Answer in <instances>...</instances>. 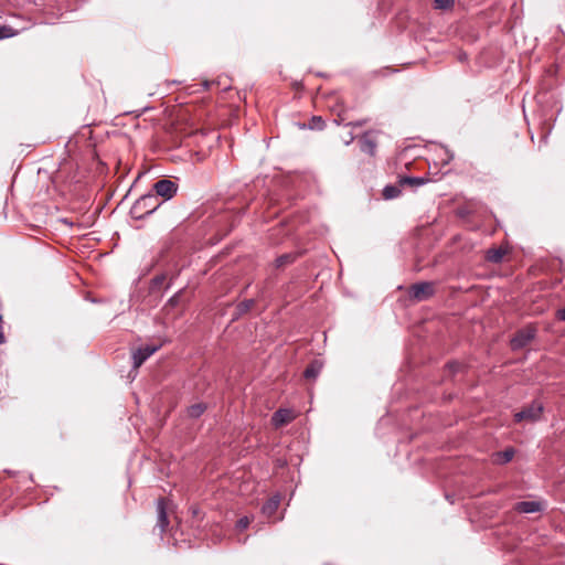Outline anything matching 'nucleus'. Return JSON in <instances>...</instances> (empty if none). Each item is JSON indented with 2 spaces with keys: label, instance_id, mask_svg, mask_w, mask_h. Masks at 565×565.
<instances>
[{
  "label": "nucleus",
  "instance_id": "22",
  "mask_svg": "<svg viewBox=\"0 0 565 565\" xmlns=\"http://www.w3.org/2000/svg\"><path fill=\"white\" fill-rule=\"evenodd\" d=\"M294 260V256L290 255V254H285V255H281L277 258L276 263H277V267H281V266H285L286 264H289Z\"/></svg>",
  "mask_w": 565,
  "mask_h": 565
},
{
  "label": "nucleus",
  "instance_id": "11",
  "mask_svg": "<svg viewBox=\"0 0 565 565\" xmlns=\"http://www.w3.org/2000/svg\"><path fill=\"white\" fill-rule=\"evenodd\" d=\"M515 510L520 513H534L541 510V504L536 501H520L515 504Z\"/></svg>",
  "mask_w": 565,
  "mask_h": 565
},
{
  "label": "nucleus",
  "instance_id": "12",
  "mask_svg": "<svg viewBox=\"0 0 565 565\" xmlns=\"http://www.w3.org/2000/svg\"><path fill=\"white\" fill-rule=\"evenodd\" d=\"M505 252L502 248H491L487 252L486 258L494 264H498L502 260Z\"/></svg>",
  "mask_w": 565,
  "mask_h": 565
},
{
  "label": "nucleus",
  "instance_id": "27",
  "mask_svg": "<svg viewBox=\"0 0 565 565\" xmlns=\"http://www.w3.org/2000/svg\"><path fill=\"white\" fill-rule=\"evenodd\" d=\"M452 158V156H450L447 160H445V163H449V160Z\"/></svg>",
  "mask_w": 565,
  "mask_h": 565
},
{
  "label": "nucleus",
  "instance_id": "1",
  "mask_svg": "<svg viewBox=\"0 0 565 565\" xmlns=\"http://www.w3.org/2000/svg\"><path fill=\"white\" fill-rule=\"evenodd\" d=\"M161 201L157 199V195L147 193L140 196L132 205L131 213L137 218H142L146 215L153 213L160 205Z\"/></svg>",
  "mask_w": 565,
  "mask_h": 565
},
{
  "label": "nucleus",
  "instance_id": "25",
  "mask_svg": "<svg viewBox=\"0 0 565 565\" xmlns=\"http://www.w3.org/2000/svg\"><path fill=\"white\" fill-rule=\"evenodd\" d=\"M354 140L352 132L349 134V139H344L345 145H350Z\"/></svg>",
  "mask_w": 565,
  "mask_h": 565
},
{
  "label": "nucleus",
  "instance_id": "10",
  "mask_svg": "<svg viewBox=\"0 0 565 565\" xmlns=\"http://www.w3.org/2000/svg\"><path fill=\"white\" fill-rule=\"evenodd\" d=\"M361 150L370 156H374L376 141L370 132L364 134L360 139Z\"/></svg>",
  "mask_w": 565,
  "mask_h": 565
},
{
  "label": "nucleus",
  "instance_id": "9",
  "mask_svg": "<svg viewBox=\"0 0 565 565\" xmlns=\"http://www.w3.org/2000/svg\"><path fill=\"white\" fill-rule=\"evenodd\" d=\"M280 494H275L271 498H269L262 508L263 514L267 518L273 516L280 504Z\"/></svg>",
  "mask_w": 565,
  "mask_h": 565
},
{
  "label": "nucleus",
  "instance_id": "5",
  "mask_svg": "<svg viewBox=\"0 0 565 565\" xmlns=\"http://www.w3.org/2000/svg\"><path fill=\"white\" fill-rule=\"evenodd\" d=\"M542 412H543L542 403L535 401L530 406L525 407L521 412H518L514 415V419H515V422H521L524 419L533 422V420H536L540 418Z\"/></svg>",
  "mask_w": 565,
  "mask_h": 565
},
{
  "label": "nucleus",
  "instance_id": "21",
  "mask_svg": "<svg viewBox=\"0 0 565 565\" xmlns=\"http://www.w3.org/2000/svg\"><path fill=\"white\" fill-rule=\"evenodd\" d=\"M324 127V121L319 116H313L309 124L310 129H322Z\"/></svg>",
  "mask_w": 565,
  "mask_h": 565
},
{
  "label": "nucleus",
  "instance_id": "16",
  "mask_svg": "<svg viewBox=\"0 0 565 565\" xmlns=\"http://www.w3.org/2000/svg\"><path fill=\"white\" fill-rule=\"evenodd\" d=\"M205 405L202 403L193 404L188 408V415L192 418H198L205 412Z\"/></svg>",
  "mask_w": 565,
  "mask_h": 565
},
{
  "label": "nucleus",
  "instance_id": "23",
  "mask_svg": "<svg viewBox=\"0 0 565 565\" xmlns=\"http://www.w3.org/2000/svg\"><path fill=\"white\" fill-rule=\"evenodd\" d=\"M250 523V519L248 516H244V518H241L237 523H236V527L241 531L245 530L248 527Z\"/></svg>",
  "mask_w": 565,
  "mask_h": 565
},
{
  "label": "nucleus",
  "instance_id": "6",
  "mask_svg": "<svg viewBox=\"0 0 565 565\" xmlns=\"http://www.w3.org/2000/svg\"><path fill=\"white\" fill-rule=\"evenodd\" d=\"M159 350V345H145L132 353L134 367L138 369L142 363Z\"/></svg>",
  "mask_w": 565,
  "mask_h": 565
},
{
  "label": "nucleus",
  "instance_id": "19",
  "mask_svg": "<svg viewBox=\"0 0 565 565\" xmlns=\"http://www.w3.org/2000/svg\"><path fill=\"white\" fill-rule=\"evenodd\" d=\"M18 34V31L13 30L9 25H0V40L12 38Z\"/></svg>",
  "mask_w": 565,
  "mask_h": 565
},
{
  "label": "nucleus",
  "instance_id": "24",
  "mask_svg": "<svg viewBox=\"0 0 565 565\" xmlns=\"http://www.w3.org/2000/svg\"><path fill=\"white\" fill-rule=\"evenodd\" d=\"M556 317H557V319H558V320H561V321H565V308L559 309V310L557 311V313H556Z\"/></svg>",
  "mask_w": 565,
  "mask_h": 565
},
{
  "label": "nucleus",
  "instance_id": "3",
  "mask_svg": "<svg viewBox=\"0 0 565 565\" xmlns=\"http://www.w3.org/2000/svg\"><path fill=\"white\" fill-rule=\"evenodd\" d=\"M152 189L154 191L153 194L157 195V199L162 198L163 201H167L175 195L178 191V185L171 180L162 179L157 181L153 184Z\"/></svg>",
  "mask_w": 565,
  "mask_h": 565
},
{
  "label": "nucleus",
  "instance_id": "7",
  "mask_svg": "<svg viewBox=\"0 0 565 565\" xmlns=\"http://www.w3.org/2000/svg\"><path fill=\"white\" fill-rule=\"evenodd\" d=\"M295 418V414L291 409L288 408H279L277 409L271 417V423L275 427H281L284 425L289 424Z\"/></svg>",
  "mask_w": 565,
  "mask_h": 565
},
{
  "label": "nucleus",
  "instance_id": "26",
  "mask_svg": "<svg viewBox=\"0 0 565 565\" xmlns=\"http://www.w3.org/2000/svg\"><path fill=\"white\" fill-rule=\"evenodd\" d=\"M362 121H358V122H350L349 126H362Z\"/></svg>",
  "mask_w": 565,
  "mask_h": 565
},
{
  "label": "nucleus",
  "instance_id": "18",
  "mask_svg": "<svg viewBox=\"0 0 565 565\" xmlns=\"http://www.w3.org/2000/svg\"><path fill=\"white\" fill-rule=\"evenodd\" d=\"M255 305L254 299H247L242 302H239L236 307L239 315L248 312Z\"/></svg>",
  "mask_w": 565,
  "mask_h": 565
},
{
  "label": "nucleus",
  "instance_id": "8",
  "mask_svg": "<svg viewBox=\"0 0 565 565\" xmlns=\"http://www.w3.org/2000/svg\"><path fill=\"white\" fill-rule=\"evenodd\" d=\"M157 511H158L157 526L160 529V533H163L169 524L168 515H167V501L164 499L158 500Z\"/></svg>",
  "mask_w": 565,
  "mask_h": 565
},
{
  "label": "nucleus",
  "instance_id": "15",
  "mask_svg": "<svg viewBox=\"0 0 565 565\" xmlns=\"http://www.w3.org/2000/svg\"><path fill=\"white\" fill-rule=\"evenodd\" d=\"M425 182V179L415 177H404L399 179V185L419 186Z\"/></svg>",
  "mask_w": 565,
  "mask_h": 565
},
{
  "label": "nucleus",
  "instance_id": "2",
  "mask_svg": "<svg viewBox=\"0 0 565 565\" xmlns=\"http://www.w3.org/2000/svg\"><path fill=\"white\" fill-rule=\"evenodd\" d=\"M409 297L416 301H425L435 294V284L430 281H422L409 287Z\"/></svg>",
  "mask_w": 565,
  "mask_h": 565
},
{
  "label": "nucleus",
  "instance_id": "13",
  "mask_svg": "<svg viewBox=\"0 0 565 565\" xmlns=\"http://www.w3.org/2000/svg\"><path fill=\"white\" fill-rule=\"evenodd\" d=\"M401 186L402 185H399V184L398 185H386L383 189L384 199L392 200V199L398 198L401 194Z\"/></svg>",
  "mask_w": 565,
  "mask_h": 565
},
{
  "label": "nucleus",
  "instance_id": "20",
  "mask_svg": "<svg viewBox=\"0 0 565 565\" xmlns=\"http://www.w3.org/2000/svg\"><path fill=\"white\" fill-rule=\"evenodd\" d=\"M455 0H434L435 9L448 10L454 7Z\"/></svg>",
  "mask_w": 565,
  "mask_h": 565
},
{
  "label": "nucleus",
  "instance_id": "14",
  "mask_svg": "<svg viewBox=\"0 0 565 565\" xmlns=\"http://www.w3.org/2000/svg\"><path fill=\"white\" fill-rule=\"evenodd\" d=\"M320 370L321 365L315 361L306 367L303 375L306 379H316L320 373Z\"/></svg>",
  "mask_w": 565,
  "mask_h": 565
},
{
  "label": "nucleus",
  "instance_id": "4",
  "mask_svg": "<svg viewBox=\"0 0 565 565\" xmlns=\"http://www.w3.org/2000/svg\"><path fill=\"white\" fill-rule=\"evenodd\" d=\"M535 332V328L531 326L519 330L511 340L512 349L519 350L527 345L534 339Z\"/></svg>",
  "mask_w": 565,
  "mask_h": 565
},
{
  "label": "nucleus",
  "instance_id": "17",
  "mask_svg": "<svg viewBox=\"0 0 565 565\" xmlns=\"http://www.w3.org/2000/svg\"><path fill=\"white\" fill-rule=\"evenodd\" d=\"M514 456L513 449H505L504 451H500L497 454V461L500 463H507L512 460Z\"/></svg>",
  "mask_w": 565,
  "mask_h": 565
}]
</instances>
